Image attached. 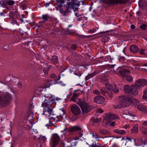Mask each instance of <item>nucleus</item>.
<instances>
[{"instance_id":"nucleus-1","label":"nucleus","mask_w":147,"mask_h":147,"mask_svg":"<svg viewBox=\"0 0 147 147\" xmlns=\"http://www.w3.org/2000/svg\"><path fill=\"white\" fill-rule=\"evenodd\" d=\"M78 94L74 93L73 95L72 100L76 102L81 108L82 113L86 114L90 111L91 107L83 99L76 98L78 97Z\"/></svg>"},{"instance_id":"nucleus-2","label":"nucleus","mask_w":147,"mask_h":147,"mask_svg":"<svg viewBox=\"0 0 147 147\" xmlns=\"http://www.w3.org/2000/svg\"><path fill=\"white\" fill-rule=\"evenodd\" d=\"M11 99L10 94L8 92H0V108H3L9 105Z\"/></svg>"},{"instance_id":"nucleus-3","label":"nucleus","mask_w":147,"mask_h":147,"mask_svg":"<svg viewBox=\"0 0 147 147\" xmlns=\"http://www.w3.org/2000/svg\"><path fill=\"white\" fill-rule=\"evenodd\" d=\"M124 92L129 96H134L137 95L138 93V89L136 86L132 85L129 86L125 85L123 87Z\"/></svg>"},{"instance_id":"nucleus-4","label":"nucleus","mask_w":147,"mask_h":147,"mask_svg":"<svg viewBox=\"0 0 147 147\" xmlns=\"http://www.w3.org/2000/svg\"><path fill=\"white\" fill-rule=\"evenodd\" d=\"M57 4L60 7L62 6V4L65 2L66 0H56ZM67 4L65 6L67 8L66 12H67L68 9H74V7L77 5V3L75 2L76 0H66Z\"/></svg>"},{"instance_id":"nucleus-5","label":"nucleus","mask_w":147,"mask_h":147,"mask_svg":"<svg viewBox=\"0 0 147 147\" xmlns=\"http://www.w3.org/2000/svg\"><path fill=\"white\" fill-rule=\"evenodd\" d=\"M120 102L117 103L114 105L115 108H120L121 107L125 108L129 106V103H127L126 97L125 96H120L119 98Z\"/></svg>"},{"instance_id":"nucleus-6","label":"nucleus","mask_w":147,"mask_h":147,"mask_svg":"<svg viewBox=\"0 0 147 147\" xmlns=\"http://www.w3.org/2000/svg\"><path fill=\"white\" fill-rule=\"evenodd\" d=\"M129 0H103L104 3L107 4V7L117 4H125L128 2Z\"/></svg>"},{"instance_id":"nucleus-7","label":"nucleus","mask_w":147,"mask_h":147,"mask_svg":"<svg viewBox=\"0 0 147 147\" xmlns=\"http://www.w3.org/2000/svg\"><path fill=\"white\" fill-rule=\"evenodd\" d=\"M136 86L138 89L142 87L147 85V80L144 79H139L137 80L136 82Z\"/></svg>"},{"instance_id":"nucleus-8","label":"nucleus","mask_w":147,"mask_h":147,"mask_svg":"<svg viewBox=\"0 0 147 147\" xmlns=\"http://www.w3.org/2000/svg\"><path fill=\"white\" fill-rule=\"evenodd\" d=\"M60 140L59 136L56 134H53L51 137V142L52 147H55Z\"/></svg>"},{"instance_id":"nucleus-9","label":"nucleus","mask_w":147,"mask_h":147,"mask_svg":"<svg viewBox=\"0 0 147 147\" xmlns=\"http://www.w3.org/2000/svg\"><path fill=\"white\" fill-rule=\"evenodd\" d=\"M71 111L75 116H77L80 115L81 111L79 107L76 105L72 106L71 108Z\"/></svg>"},{"instance_id":"nucleus-10","label":"nucleus","mask_w":147,"mask_h":147,"mask_svg":"<svg viewBox=\"0 0 147 147\" xmlns=\"http://www.w3.org/2000/svg\"><path fill=\"white\" fill-rule=\"evenodd\" d=\"M80 130H81V128L78 126H75L72 128H65L61 132L62 133L63 135L65 136L67 132L71 133L74 131L76 132Z\"/></svg>"},{"instance_id":"nucleus-11","label":"nucleus","mask_w":147,"mask_h":147,"mask_svg":"<svg viewBox=\"0 0 147 147\" xmlns=\"http://www.w3.org/2000/svg\"><path fill=\"white\" fill-rule=\"evenodd\" d=\"M78 138H71L69 137L66 138V140L67 142H69L70 145L69 146H65V147H71L72 146H76L77 143H78Z\"/></svg>"},{"instance_id":"nucleus-12","label":"nucleus","mask_w":147,"mask_h":147,"mask_svg":"<svg viewBox=\"0 0 147 147\" xmlns=\"http://www.w3.org/2000/svg\"><path fill=\"white\" fill-rule=\"evenodd\" d=\"M43 114L49 117L51 119H54L55 117L53 116L54 114L52 111V108L51 109L44 108Z\"/></svg>"},{"instance_id":"nucleus-13","label":"nucleus","mask_w":147,"mask_h":147,"mask_svg":"<svg viewBox=\"0 0 147 147\" xmlns=\"http://www.w3.org/2000/svg\"><path fill=\"white\" fill-rule=\"evenodd\" d=\"M54 100L53 99L48 100L45 99L44 102L42 104V106L44 107V108L50 109L49 107L53 103Z\"/></svg>"},{"instance_id":"nucleus-14","label":"nucleus","mask_w":147,"mask_h":147,"mask_svg":"<svg viewBox=\"0 0 147 147\" xmlns=\"http://www.w3.org/2000/svg\"><path fill=\"white\" fill-rule=\"evenodd\" d=\"M119 117L117 115L113 114H107L105 118V120L109 122L111 120H115L118 119Z\"/></svg>"},{"instance_id":"nucleus-15","label":"nucleus","mask_w":147,"mask_h":147,"mask_svg":"<svg viewBox=\"0 0 147 147\" xmlns=\"http://www.w3.org/2000/svg\"><path fill=\"white\" fill-rule=\"evenodd\" d=\"M118 70L120 75L124 78L130 73L129 70L125 69H119Z\"/></svg>"},{"instance_id":"nucleus-16","label":"nucleus","mask_w":147,"mask_h":147,"mask_svg":"<svg viewBox=\"0 0 147 147\" xmlns=\"http://www.w3.org/2000/svg\"><path fill=\"white\" fill-rule=\"evenodd\" d=\"M134 141L135 143L137 144V146H144L146 145L147 143V142L145 140H143L141 138L139 139H135Z\"/></svg>"},{"instance_id":"nucleus-17","label":"nucleus","mask_w":147,"mask_h":147,"mask_svg":"<svg viewBox=\"0 0 147 147\" xmlns=\"http://www.w3.org/2000/svg\"><path fill=\"white\" fill-rule=\"evenodd\" d=\"M94 100L98 104H102L105 100L104 97L102 96H97L94 98Z\"/></svg>"},{"instance_id":"nucleus-18","label":"nucleus","mask_w":147,"mask_h":147,"mask_svg":"<svg viewBox=\"0 0 147 147\" xmlns=\"http://www.w3.org/2000/svg\"><path fill=\"white\" fill-rule=\"evenodd\" d=\"M130 50L131 52L134 54L137 53L139 51L138 47L134 45H133L130 46Z\"/></svg>"},{"instance_id":"nucleus-19","label":"nucleus","mask_w":147,"mask_h":147,"mask_svg":"<svg viewBox=\"0 0 147 147\" xmlns=\"http://www.w3.org/2000/svg\"><path fill=\"white\" fill-rule=\"evenodd\" d=\"M127 98V103H129V105L131 104V103L133 104H137L139 102V101L138 100L135 98H128L126 97Z\"/></svg>"},{"instance_id":"nucleus-20","label":"nucleus","mask_w":147,"mask_h":147,"mask_svg":"<svg viewBox=\"0 0 147 147\" xmlns=\"http://www.w3.org/2000/svg\"><path fill=\"white\" fill-rule=\"evenodd\" d=\"M113 132L118 134L123 135L126 133V131L123 129H115L113 130Z\"/></svg>"},{"instance_id":"nucleus-21","label":"nucleus","mask_w":147,"mask_h":147,"mask_svg":"<svg viewBox=\"0 0 147 147\" xmlns=\"http://www.w3.org/2000/svg\"><path fill=\"white\" fill-rule=\"evenodd\" d=\"M139 4L144 9H146L147 8V0H141L139 2Z\"/></svg>"},{"instance_id":"nucleus-22","label":"nucleus","mask_w":147,"mask_h":147,"mask_svg":"<svg viewBox=\"0 0 147 147\" xmlns=\"http://www.w3.org/2000/svg\"><path fill=\"white\" fill-rule=\"evenodd\" d=\"M57 84V83L54 82V80H50L48 81L45 84V88H49L50 86L52 85L53 84Z\"/></svg>"},{"instance_id":"nucleus-23","label":"nucleus","mask_w":147,"mask_h":147,"mask_svg":"<svg viewBox=\"0 0 147 147\" xmlns=\"http://www.w3.org/2000/svg\"><path fill=\"white\" fill-rule=\"evenodd\" d=\"M123 114L124 115H129L131 116L135 117V115L134 113L131 112H129L127 110H125L123 111Z\"/></svg>"},{"instance_id":"nucleus-24","label":"nucleus","mask_w":147,"mask_h":147,"mask_svg":"<svg viewBox=\"0 0 147 147\" xmlns=\"http://www.w3.org/2000/svg\"><path fill=\"white\" fill-rule=\"evenodd\" d=\"M50 60L52 63H56L58 62V57L57 56H52Z\"/></svg>"},{"instance_id":"nucleus-25","label":"nucleus","mask_w":147,"mask_h":147,"mask_svg":"<svg viewBox=\"0 0 147 147\" xmlns=\"http://www.w3.org/2000/svg\"><path fill=\"white\" fill-rule=\"evenodd\" d=\"M99 131L100 134L103 135H107L109 133V132L107 130L102 128L100 129Z\"/></svg>"},{"instance_id":"nucleus-26","label":"nucleus","mask_w":147,"mask_h":147,"mask_svg":"<svg viewBox=\"0 0 147 147\" xmlns=\"http://www.w3.org/2000/svg\"><path fill=\"white\" fill-rule=\"evenodd\" d=\"M138 109L140 111H143L146 109V107L142 104H139L137 106Z\"/></svg>"},{"instance_id":"nucleus-27","label":"nucleus","mask_w":147,"mask_h":147,"mask_svg":"<svg viewBox=\"0 0 147 147\" xmlns=\"http://www.w3.org/2000/svg\"><path fill=\"white\" fill-rule=\"evenodd\" d=\"M124 78L127 81L131 82L133 80L132 77L131 76L127 75L124 77Z\"/></svg>"},{"instance_id":"nucleus-28","label":"nucleus","mask_w":147,"mask_h":147,"mask_svg":"<svg viewBox=\"0 0 147 147\" xmlns=\"http://www.w3.org/2000/svg\"><path fill=\"white\" fill-rule=\"evenodd\" d=\"M141 131L144 134H147V128L142 127H140Z\"/></svg>"},{"instance_id":"nucleus-29","label":"nucleus","mask_w":147,"mask_h":147,"mask_svg":"<svg viewBox=\"0 0 147 147\" xmlns=\"http://www.w3.org/2000/svg\"><path fill=\"white\" fill-rule=\"evenodd\" d=\"M132 131L134 133H137L138 131V125L136 124L133 126Z\"/></svg>"},{"instance_id":"nucleus-30","label":"nucleus","mask_w":147,"mask_h":147,"mask_svg":"<svg viewBox=\"0 0 147 147\" xmlns=\"http://www.w3.org/2000/svg\"><path fill=\"white\" fill-rule=\"evenodd\" d=\"M60 78H61V77L60 76H59L57 79H55L54 80V82L57 83V84H60L61 86H65V85L64 84H62V82L60 81L59 82H58V81L60 79Z\"/></svg>"},{"instance_id":"nucleus-31","label":"nucleus","mask_w":147,"mask_h":147,"mask_svg":"<svg viewBox=\"0 0 147 147\" xmlns=\"http://www.w3.org/2000/svg\"><path fill=\"white\" fill-rule=\"evenodd\" d=\"M105 86L109 90L112 89L113 87L111 84L109 83L105 84Z\"/></svg>"},{"instance_id":"nucleus-32","label":"nucleus","mask_w":147,"mask_h":147,"mask_svg":"<svg viewBox=\"0 0 147 147\" xmlns=\"http://www.w3.org/2000/svg\"><path fill=\"white\" fill-rule=\"evenodd\" d=\"M144 94L142 96V98L143 99H147V88L144 91Z\"/></svg>"},{"instance_id":"nucleus-33","label":"nucleus","mask_w":147,"mask_h":147,"mask_svg":"<svg viewBox=\"0 0 147 147\" xmlns=\"http://www.w3.org/2000/svg\"><path fill=\"white\" fill-rule=\"evenodd\" d=\"M93 12L95 13V14L99 16H100V13L98 9V8H96L93 10Z\"/></svg>"},{"instance_id":"nucleus-34","label":"nucleus","mask_w":147,"mask_h":147,"mask_svg":"<svg viewBox=\"0 0 147 147\" xmlns=\"http://www.w3.org/2000/svg\"><path fill=\"white\" fill-rule=\"evenodd\" d=\"M89 147H102L100 144L98 143H93L91 145L89 146Z\"/></svg>"},{"instance_id":"nucleus-35","label":"nucleus","mask_w":147,"mask_h":147,"mask_svg":"<svg viewBox=\"0 0 147 147\" xmlns=\"http://www.w3.org/2000/svg\"><path fill=\"white\" fill-rule=\"evenodd\" d=\"M46 139L45 136H40V137L39 138V140L42 141V142H45L46 140Z\"/></svg>"},{"instance_id":"nucleus-36","label":"nucleus","mask_w":147,"mask_h":147,"mask_svg":"<svg viewBox=\"0 0 147 147\" xmlns=\"http://www.w3.org/2000/svg\"><path fill=\"white\" fill-rule=\"evenodd\" d=\"M7 4L9 6H11L13 5L14 3L15 2L12 0H9L7 2Z\"/></svg>"},{"instance_id":"nucleus-37","label":"nucleus","mask_w":147,"mask_h":147,"mask_svg":"<svg viewBox=\"0 0 147 147\" xmlns=\"http://www.w3.org/2000/svg\"><path fill=\"white\" fill-rule=\"evenodd\" d=\"M1 1V6L3 7L6 5L7 1L5 0H2Z\"/></svg>"},{"instance_id":"nucleus-38","label":"nucleus","mask_w":147,"mask_h":147,"mask_svg":"<svg viewBox=\"0 0 147 147\" xmlns=\"http://www.w3.org/2000/svg\"><path fill=\"white\" fill-rule=\"evenodd\" d=\"M49 18V17L47 14L44 15L42 16V18L43 20H44V21H47Z\"/></svg>"},{"instance_id":"nucleus-39","label":"nucleus","mask_w":147,"mask_h":147,"mask_svg":"<svg viewBox=\"0 0 147 147\" xmlns=\"http://www.w3.org/2000/svg\"><path fill=\"white\" fill-rule=\"evenodd\" d=\"M92 137L93 138H95L96 139H98L99 137L97 134L96 133H92Z\"/></svg>"},{"instance_id":"nucleus-40","label":"nucleus","mask_w":147,"mask_h":147,"mask_svg":"<svg viewBox=\"0 0 147 147\" xmlns=\"http://www.w3.org/2000/svg\"><path fill=\"white\" fill-rule=\"evenodd\" d=\"M113 90V92L115 93H117L119 92V90L116 87H114Z\"/></svg>"},{"instance_id":"nucleus-41","label":"nucleus","mask_w":147,"mask_h":147,"mask_svg":"<svg viewBox=\"0 0 147 147\" xmlns=\"http://www.w3.org/2000/svg\"><path fill=\"white\" fill-rule=\"evenodd\" d=\"M140 27L142 29L146 30L147 28V25L144 24H143L141 25L140 26Z\"/></svg>"},{"instance_id":"nucleus-42","label":"nucleus","mask_w":147,"mask_h":147,"mask_svg":"<svg viewBox=\"0 0 147 147\" xmlns=\"http://www.w3.org/2000/svg\"><path fill=\"white\" fill-rule=\"evenodd\" d=\"M27 119L28 120L30 121H33V117L30 115H29L28 116Z\"/></svg>"},{"instance_id":"nucleus-43","label":"nucleus","mask_w":147,"mask_h":147,"mask_svg":"<svg viewBox=\"0 0 147 147\" xmlns=\"http://www.w3.org/2000/svg\"><path fill=\"white\" fill-rule=\"evenodd\" d=\"M96 31V30L95 28H93L92 29L89 30L88 31V33H93Z\"/></svg>"},{"instance_id":"nucleus-44","label":"nucleus","mask_w":147,"mask_h":147,"mask_svg":"<svg viewBox=\"0 0 147 147\" xmlns=\"http://www.w3.org/2000/svg\"><path fill=\"white\" fill-rule=\"evenodd\" d=\"M45 97L46 98H49V99H51L53 97L52 95L51 94H47L45 96Z\"/></svg>"},{"instance_id":"nucleus-45","label":"nucleus","mask_w":147,"mask_h":147,"mask_svg":"<svg viewBox=\"0 0 147 147\" xmlns=\"http://www.w3.org/2000/svg\"><path fill=\"white\" fill-rule=\"evenodd\" d=\"M48 69H43V71L45 73V76H47L48 74Z\"/></svg>"},{"instance_id":"nucleus-46","label":"nucleus","mask_w":147,"mask_h":147,"mask_svg":"<svg viewBox=\"0 0 147 147\" xmlns=\"http://www.w3.org/2000/svg\"><path fill=\"white\" fill-rule=\"evenodd\" d=\"M145 51V50L144 49H141L140 52V53L141 55H145L146 53L144 52Z\"/></svg>"},{"instance_id":"nucleus-47","label":"nucleus","mask_w":147,"mask_h":147,"mask_svg":"<svg viewBox=\"0 0 147 147\" xmlns=\"http://www.w3.org/2000/svg\"><path fill=\"white\" fill-rule=\"evenodd\" d=\"M93 93L96 94H100V92L98 90H95L93 91Z\"/></svg>"},{"instance_id":"nucleus-48","label":"nucleus","mask_w":147,"mask_h":147,"mask_svg":"<svg viewBox=\"0 0 147 147\" xmlns=\"http://www.w3.org/2000/svg\"><path fill=\"white\" fill-rule=\"evenodd\" d=\"M74 74L78 76L79 77H80L82 75V73L81 72H77L76 73H74Z\"/></svg>"},{"instance_id":"nucleus-49","label":"nucleus","mask_w":147,"mask_h":147,"mask_svg":"<svg viewBox=\"0 0 147 147\" xmlns=\"http://www.w3.org/2000/svg\"><path fill=\"white\" fill-rule=\"evenodd\" d=\"M144 126H147V121H144L143 123V124L142 126H141L140 127Z\"/></svg>"},{"instance_id":"nucleus-50","label":"nucleus","mask_w":147,"mask_h":147,"mask_svg":"<svg viewBox=\"0 0 147 147\" xmlns=\"http://www.w3.org/2000/svg\"><path fill=\"white\" fill-rule=\"evenodd\" d=\"M71 48L72 50H75L77 48V46L75 45H72L71 46Z\"/></svg>"},{"instance_id":"nucleus-51","label":"nucleus","mask_w":147,"mask_h":147,"mask_svg":"<svg viewBox=\"0 0 147 147\" xmlns=\"http://www.w3.org/2000/svg\"><path fill=\"white\" fill-rule=\"evenodd\" d=\"M44 22H39V24L38 25V26L39 27H42L43 26L42 25L44 24Z\"/></svg>"},{"instance_id":"nucleus-52","label":"nucleus","mask_w":147,"mask_h":147,"mask_svg":"<svg viewBox=\"0 0 147 147\" xmlns=\"http://www.w3.org/2000/svg\"><path fill=\"white\" fill-rule=\"evenodd\" d=\"M51 78H56L57 77V76L54 74H52L50 76Z\"/></svg>"},{"instance_id":"nucleus-53","label":"nucleus","mask_w":147,"mask_h":147,"mask_svg":"<svg viewBox=\"0 0 147 147\" xmlns=\"http://www.w3.org/2000/svg\"><path fill=\"white\" fill-rule=\"evenodd\" d=\"M91 77L89 74L85 77V80H87L91 78Z\"/></svg>"},{"instance_id":"nucleus-54","label":"nucleus","mask_w":147,"mask_h":147,"mask_svg":"<svg viewBox=\"0 0 147 147\" xmlns=\"http://www.w3.org/2000/svg\"><path fill=\"white\" fill-rule=\"evenodd\" d=\"M18 86L19 87V88H22V82H18Z\"/></svg>"},{"instance_id":"nucleus-55","label":"nucleus","mask_w":147,"mask_h":147,"mask_svg":"<svg viewBox=\"0 0 147 147\" xmlns=\"http://www.w3.org/2000/svg\"><path fill=\"white\" fill-rule=\"evenodd\" d=\"M96 112L98 113H103V111L101 109H98L96 110Z\"/></svg>"},{"instance_id":"nucleus-56","label":"nucleus","mask_w":147,"mask_h":147,"mask_svg":"<svg viewBox=\"0 0 147 147\" xmlns=\"http://www.w3.org/2000/svg\"><path fill=\"white\" fill-rule=\"evenodd\" d=\"M89 74L91 77V78H92L96 74V73L95 72H94L91 74Z\"/></svg>"},{"instance_id":"nucleus-57","label":"nucleus","mask_w":147,"mask_h":147,"mask_svg":"<svg viewBox=\"0 0 147 147\" xmlns=\"http://www.w3.org/2000/svg\"><path fill=\"white\" fill-rule=\"evenodd\" d=\"M84 17H82L81 16L80 17H79L78 19V21H81L84 19Z\"/></svg>"},{"instance_id":"nucleus-58","label":"nucleus","mask_w":147,"mask_h":147,"mask_svg":"<svg viewBox=\"0 0 147 147\" xmlns=\"http://www.w3.org/2000/svg\"><path fill=\"white\" fill-rule=\"evenodd\" d=\"M110 125L112 126H114L115 125V122L114 121L111 122Z\"/></svg>"},{"instance_id":"nucleus-59","label":"nucleus","mask_w":147,"mask_h":147,"mask_svg":"<svg viewBox=\"0 0 147 147\" xmlns=\"http://www.w3.org/2000/svg\"><path fill=\"white\" fill-rule=\"evenodd\" d=\"M60 116L62 118V119H64L66 117V115L65 114H63L62 115H61Z\"/></svg>"},{"instance_id":"nucleus-60","label":"nucleus","mask_w":147,"mask_h":147,"mask_svg":"<svg viewBox=\"0 0 147 147\" xmlns=\"http://www.w3.org/2000/svg\"><path fill=\"white\" fill-rule=\"evenodd\" d=\"M129 125L128 124V125H125L124 126H123V127L126 129L127 128H128V127H129Z\"/></svg>"},{"instance_id":"nucleus-61","label":"nucleus","mask_w":147,"mask_h":147,"mask_svg":"<svg viewBox=\"0 0 147 147\" xmlns=\"http://www.w3.org/2000/svg\"><path fill=\"white\" fill-rule=\"evenodd\" d=\"M102 80L104 82L106 81L107 80V78L105 77H103L102 78Z\"/></svg>"},{"instance_id":"nucleus-62","label":"nucleus","mask_w":147,"mask_h":147,"mask_svg":"<svg viewBox=\"0 0 147 147\" xmlns=\"http://www.w3.org/2000/svg\"><path fill=\"white\" fill-rule=\"evenodd\" d=\"M130 28L132 29H133L135 28V26L134 25H131L130 26Z\"/></svg>"},{"instance_id":"nucleus-63","label":"nucleus","mask_w":147,"mask_h":147,"mask_svg":"<svg viewBox=\"0 0 147 147\" xmlns=\"http://www.w3.org/2000/svg\"><path fill=\"white\" fill-rule=\"evenodd\" d=\"M75 16L77 17H78L80 16V14L79 13H78V12H75Z\"/></svg>"},{"instance_id":"nucleus-64","label":"nucleus","mask_w":147,"mask_h":147,"mask_svg":"<svg viewBox=\"0 0 147 147\" xmlns=\"http://www.w3.org/2000/svg\"><path fill=\"white\" fill-rule=\"evenodd\" d=\"M50 4V3H47L45 5V6L46 7H47Z\"/></svg>"}]
</instances>
